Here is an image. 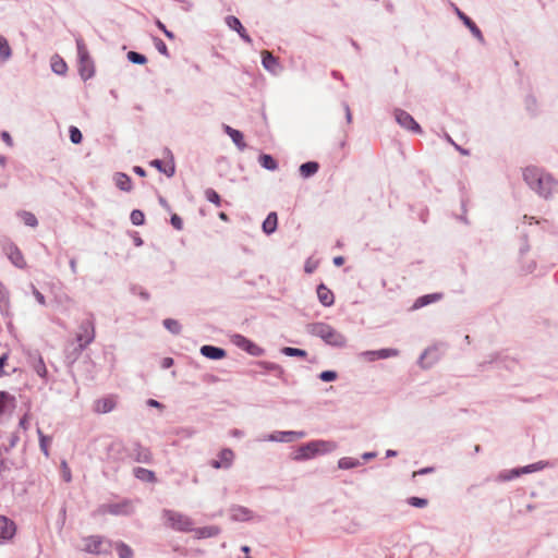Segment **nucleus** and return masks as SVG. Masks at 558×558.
I'll use <instances>...</instances> for the list:
<instances>
[{"label":"nucleus","instance_id":"nucleus-46","mask_svg":"<svg viewBox=\"0 0 558 558\" xmlns=\"http://www.w3.org/2000/svg\"><path fill=\"white\" fill-rule=\"evenodd\" d=\"M547 465V462L545 461H538L535 463H531L524 466H520V470L522 471V474H530L533 472L542 471Z\"/></svg>","mask_w":558,"mask_h":558},{"label":"nucleus","instance_id":"nucleus-56","mask_svg":"<svg viewBox=\"0 0 558 558\" xmlns=\"http://www.w3.org/2000/svg\"><path fill=\"white\" fill-rule=\"evenodd\" d=\"M155 25L157 26V28L159 31H161L163 33V35L169 39V40H174L175 39V34L168 29L167 26L165 25V23H162L159 19H155Z\"/></svg>","mask_w":558,"mask_h":558},{"label":"nucleus","instance_id":"nucleus-62","mask_svg":"<svg viewBox=\"0 0 558 558\" xmlns=\"http://www.w3.org/2000/svg\"><path fill=\"white\" fill-rule=\"evenodd\" d=\"M8 360H9V352H4L3 354L0 355V377L9 375L4 371V367L8 364Z\"/></svg>","mask_w":558,"mask_h":558},{"label":"nucleus","instance_id":"nucleus-54","mask_svg":"<svg viewBox=\"0 0 558 558\" xmlns=\"http://www.w3.org/2000/svg\"><path fill=\"white\" fill-rule=\"evenodd\" d=\"M407 502L414 508H424L428 505V500L426 498L417 496L409 497Z\"/></svg>","mask_w":558,"mask_h":558},{"label":"nucleus","instance_id":"nucleus-58","mask_svg":"<svg viewBox=\"0 0 558 558\" xmlns=\"http://www.w3.org/2000/svg\"><path fill=\"white\" fill-rule=\"evenodd\" d=\"M398 354H399V351L397 349L384 348V349H379L378 350L377 357H379V360H385V359H388V357L396 356Z\"/></svg>","mask_w":558,"mask_h":558},{"label":"nucleus","instance_id":"nucleus-41","mask_svg":"<svg viewBox=\"0 0 558 558\" xmlns=\"http://www.w3.org/2000/svg\"><path fill=\"white\" fill-rule=\"evenodd\" d=\"M163 327L172 335H180L182 330L181 324L174 318H166L162 320Z\"/></svg>","mask_w":558,"mask_h":558},{"label":"nucleus","instance_id":"nucleus-42","mask_svg":"<svg viewBox=\"0 0 558 558\" xmlns=\"http://www.w3.org/2000/svg\"><path fill=\"white\" fill-rule=\"evenodd\" d=\"M126 59L129 62L133 64L144 65L147 63L148 59L145 54L137 52V51H129L126 53Z\"/></svg>","mask_w":558,"mask_h":558},{"label":"nucleus","instance_id":"nucleus-63","mask_svg":"<svg viewBox=\"0 0 558 558\" xmlns=\"http://www.w3.org/2000/svg\"><path fill=\"white\" fill-rule=\"evenodd\" d=\"M377 354H378V350H369V351L362 352L361 356L368 362H374L376 360H379V357H377Z\"/></svg>","mask_w":558,"mask_h":558},{"label":"nucleus","instance_id":"nucleus-25","mask_svg":"<svg viewBox=\"0 0 558 558\" xmlns=\"http://www.w3.org/2000/svg\"><path fill=\"white\" fill-rule=\"evenodd\" d=\"M319 168V163L315 160L305 161L299 167V173L303 179H310L318 172Z\"/></svg>","mask_w":558,"mask_h":558},{"label":"nucleus","instance_id":"nucleus-5","mask_svg":"<svg viewBox=\"0 0 558 558\" xmlns=\"http://www.w3.org/2000/svg\"><path fill=\"white\" fill-rule=\"evenodd\" d=\"M83 542L84 550L92 555H108L113 548V542L101 535H89Z\"/></svg>","mask_w":558,"mask_h":558},{"label":"nucleus","instance_id":"nucleus-57","mask_svg":"<svg viewBox=\"0 0 558 558\" xmlns=\"http://www.w3.org/2000/svg\"><path fill=\"white\" fill-rule=\"evenodd\" d=\"M525 108L532 116L536 114L537 101L533 95H527L525 97Z\"/></svg>","mask_w":558,"mask_h":558},{"label":"nucleus","instance_id":"nucleus-55","mask_svg":"<svg viewBox=\"0 0 558 558\" xmlns=\"http://www.w3.org/2000/svg\"><path fill=\"white\" fill-rule=\"evenodd\" d=\"M256 366H259L263 368L262 372H259V374H266V373H271L274 372V368L276 366L277 363H274V362H269V361H263V360H259V361H255L253 362Z\"/></svg>","mask_w":558,"mask_h":558},{"label":"nucleus","instance_id":"nucleus-60","mask_svg":"<svg viewBox=\"0 0 558 558\" xmlns=\"http://www.w3.org/2000/svg\"><path fill=\"white\" fill-rule=\"evenodd\" d=\"M445 140L450 143L461 155L463 156H469L470 155V150L466 149V148H463L461 147L460 145H458L452 138L451 136L448 134V133H445L444 135Z\"/></svg>","mask_w":558,"mask_h":558},{"label":"nucleus","instance_id":"nucleus-61","mask_svg":"<svg viewBox=\"0 0 558 558\" xmlns=\"http://www.w3.org/2000/svg\"><path fill=\"white\" fill-rule=\"evenodd\" d=\"M170 223L178 231L183 229V219L178 214H171Z\"/></svg>","mask_w":558,"mask_h":558},{"label":"nucleus","instance_id":"nucleus-43","mask_svg":"<svg viewBox=\"0 0 558 558\" xmlns=\"http://www.w3.org/2000/svg\"><path fill=\"white\" fill-rule=\"evenodd\" d=\"M33 367H34V371L36 372V374L39 377H41V378H46L47 377L48 371H47L45 361H44V359H43V356L40 354H38L37 360L33 364Z\"/></svg>","mask_w":558,"mask_h":558},{"label":"nucleus","instance_id":"nucleus-16","mask_svg":"<svg viewBox=\"0 0 558 558\" xmlns=\"http://www.w3.org/2000/svg\"><path fill=\"white\" fill-rule=\"evenodd\" d=\"M135 462L149 464L153 460L148 448L143 447L138 441L133 444L132 451L129 454Z\"/></svg>","mask_w":558,"mask_h":558},{"label":"nucleus","instance_id":"nucleus-11","mask_svg":"<svg viewBox=\"0 0 558 558\" xmlns=\"http://www.w3.org/2000/svg\"><path fill=\"white\" fill-rule=\"evenodd\" d=\"M17 532L16 523L7 515L0 514V545L11 542Z\"/></svg>","mask_w":558,"mask_h":558},{"label":"nucleus","instance_id":"nucleus-14","mask_svg":"<svg viewBox=\"0 0 558 558\" xmlns=\"http://www.w3.org/2000/svg\"><path fill=\"white\" fill-rule=\"evenodd\" d=\"M234 460V452L230 448H223L219 451L217 459H213L209 464L211 468L219 470H228L232 466Z\"/></svg>","mask_w":558,"mask_h":558},{"label":"nucleus","instance_id":"nucleus-13","mask_svg":"<svg viewBox=\"0 0 558 558\" xmlns=\"http://www.w3.org/2000/svg\"><path fill=\"white\" fill-rule=\"evenodd\" d=\"M306 433L303 430H276L266 437L268 441L292 442L304 438Z\"/></svg>","mask_w":558,"mask_h":558},{"label":"nucleus","instance_id":"nucleus-35","mask_svg":"<svg viewBox=\"0 0 558 558\" xmlns=\"http://www.w3.org/2000/svg\"><path fill=\"white\" fill-rule=\"evenodd\" d=\"M280 352L289 357L306 359L308 355L306 350L293 347H282Z\"/></svg>","mask_w":558,"mask_h":558},{"label":"nucleus","instance_id":"nucleus-33","mask_svg":"<svg viewBox=\"0 0 558 558\" xmlns=\"http://www.w3.org/2000/svg\"><path fill=\"white\" fill-rule=\"evenodd\" d=\"M50 65L51 71L58 75H64L68 71L66 62L59 54L52 56Z\"/></svg>","mask_w":558,"mask_h":558},{"label":"nucleus","instance_id":"nucleus-34","mask_svg":"<svg viewBox=\"0 0 558 558\" xmlns=\"http://www.w3.org/2000/svg\"><path fill=\"white\" fill-rule=\"evenodd\" d=\"M113 548L118 553L119 558H134L133 549L123 541L113 542Z\"/></svg>","mask_w":558,"mask_h":558},{"label":"nucleus","instance_id":"nucleus-12","mask_svg":"<svg viewBox=\"0 0 558 558\" xmlns=\"http://www.w3.org/2000/svg\"><path fill=\"white\" fill-rule=\"evenodd\" d=\"M454 13L457 14L458 19L463 23V25L471 32V34L481 43L484 44L485 39L483 36L482 31L476 25V23L466 15L463 11H461L457 5L453 4Z\"/></svg>","mask_w":558,"mask_h":558},{"label":"nucleus","instance_id":"nucleus-50","mask_svg":"<svg viewBox=\"0 0 558 558\" xmlns=\"http://www.w3.org/2000/svg\"><path fill=\"white\" fill-rule=\"evenodd\" d=\"M230 138L240 150H243L246 147L244 134L240 130H236L234 133L230 134Z\"/></svg>","mask_w":558,"mask_h":558},{"label":"nucleus","instance_id":"nucleus-30","mask_svg":"<svg viewBox=\"0 0 558 558\" xmlns=\"http://www.w3.org/2000/svg\"><path fill=\"white\" fill-rule=\"evenodd\" d=\"M197 535V538H209L219 535L221 532L220 527L217 525H208L203 527H194V531Z\"/></svg>","mask_w":558,"mask_h":558},{"label":"nucleus","instance_id":"nucleus-64","mask_svg":"<svg viewBox=\"0 0 558 558\" xmlns=\"http://www.w3.org/2000/svg\"><path fill=\"white\" fill-rule=\"evenodd\" d=\"M163 174H166L168 178H171L175 173V165L173 160H170L168 165H165Z\"/></svg>","mask_w":558,"mask_h":558},{"label":"nucleus","instance_id":"nucleus-44","mask_svg":"<svg viewBox=\"0 0 558 558\" xmlns=\"http://www.w3.org/2000/svg\"><path fill=\"white\" fill-rule=\"evenodd\" d=\"M205 198L217 207H220L222 204L221 196L211 187L205 190Z\"/></svg>","mask_w":558,"mask_h":558},{"label":"nucleus","instance_id":"nucleus-29","mask_svg":"<svg viewBox=\"0 0 558 558\" xmlns=\"http://www.w3.org/2000/svg\"><path fill=\"white\" fill-rule=\"evenodd\" d=\"M87 347L77 342L76 345H72L71 348H68L65 350V360L69 364H73L77 361V359L80 357V355L82 354V352L86 349Z\"/></svg>","mask_w":558,"mask_h":558},{"label":"nucleus","instance_id":"nucleus-20","mask_svg":"<svg viewBox=\"0 0 558 558\" xmlns=\"http://www.w3.org/2000/svg\"><path fill=\"white\" fill-rule=\"evenodd\" d=\"M442 296H444V294L440 292H434V293L421 295L414 301V303L412 305V310H418V308L427 306L432 303L440 301L442 299Z\"/></svg>","mask_w":558,"mask_h":558},{"label":"nucleus","instance_id":"nucleus-18","mask_svg":"<svg viewBox=\"0 0 558 558\" xmlns=\"http://www.w3.org/2000/svg\"><path fill=\"white\" fill-rule=\"evenodd\" d=\"M316 293L318 301L320 304L325 307H330L335 303V294L333 292L327 288V286L324 282H320L316 287Z\"/></svg>","mask_w":558,"mask_h":558},{"label":"nucleus","instance_id":"nucleus-52","mask_svg":"<svg viewBox=\"0 0 558 558\" xmlns=\"http://www.w3.org/2000/svg\"><path fill=\"white\" fill-rule=\"evenodd\" d=\"M153 41H154L155 48L157 49V51L160 54H162V56H165L167 58L170 57L168 47H167V45L165 44V41L161 38L155 36V37H153Z\"/></svg>","mask_w":558,"mask_h":558},{"label":"nucleus","instance_id":"nucleus-47","mask_svg":"<svg viewBox=\"0 0 558 558\" xmlns=\"http://www.w3.org/2000/svg\"><path fill=\"white\" fill-rule=\"evenodd\" d=\"M436 352V349L435 348H427L426 350L423 351V353L420 355V360H418V363L420 365L423 367V368H429L436 361V359L429 361V362H425V360L432 354V353H435Z\"/></svg>","mask_w":558,"mask_h":558},{"label":"nucleus","instance_id":"nucleus-19","mask_svg":"<svg viewBox=\"0 0 558 558\" xmlns=\"http://www.w3.org/2000/svg\"><path fill=\"white\" fill-rule=\"evenodd\" d=\"M262 64L266 71L274 74L280 69L279 59L268 50L262 51Z\"/></svg>","mask_w":558,"mask_h":558},{"label":"nucleus","instance_id":"nucleus-38","mask_svg":"<svg viewBox=\"0 0 558 558\" xmlns=\"http://www.w3.org/2000/svg\"><path fill=\"white\" fill-rule=\"evenodd\" d=\"M17 216L21 218L23 223L27 227L36 228L38 226L37 217L31 211L20 210L17 213Z\"/></svg>","mask_w":558,"mask_h":558},{"label":"nucleus","instance_id":"nucleus-37","mask_svg":"<svg viewBox=\"0 0 558 558\" xmlns=\"http://www.w3.org/2000/svg\"><path fill=\"white\" fill-rule=\"evenodd\" d=\"M505 361H506L505 356H501L500 353L495 352V353L488 354L487 359L478 364V367L481 369H485L488 365H493V364L499 365V364L504 363Z\"/></svg>","mask_w":558,"mask_h":558},{"label":"nucleus","instance_id":"nucleus-10","mask_svg":"<svg viewBox=\"0 0 558 558\" xmlns=\"http://www.w3.org/2000/svg\"><path fill=\"white\" fill-rule=\"evenodd\" d=\"M2 250L5 253L9 260L17 268L24 269L26 267V262L24 259V256L21 252V250L17 247V245L10 241L5 240L2 244Z\"/></svg>","mask_w":558,"mask_h":558},{"label":"nucleus","instance_id":"nucleus-24","mask_svg":"<svg viewBox=\"0 0 558 558\" xmlns=\"http://www.w3.org/2000/svg\"><path fill=\"white\" fill-rule=\"evenodd\" d=\"M16 405V399L13 395L8 391L0 390V417Z\"/></svg>","mask_w":558,"mask_h":558},{"label":"nucleus","instance_id":"nucleus-59","mask_svg":"<svg viewBox=\"0 0 558 558\" xmlns=\"http://www.w3.org/2000/svg\"><path fill=\"white\" fill-rule=\"evenodd\" d=\"M277 378H279L284 385H288L289 384V380H288V376H287V373L284 371V368L279 365V364H276L275 368H274V372H271Z\"/></svg>","mask_w":558,"mask_h":558},{"label":"nucleus","instance_id":"nucleus-7","mask_svg":"<svg viewBox=\"0 0 558 558\" xmlns=\"http://www.w3.org/2000/svg\"><path fill=\"white\" fill-rule=\"evenodd\" d=\"M396 122L404 130L413 134H423V129L420 123L405 110L396 108L393 110Z\"/></svg>","mask_w":558,"mask_h":558},{"label":"nucleus","instance_id":"nucleus-51","mask_svg":"<svg viewBox=\"0 0 558 558\" xmlns=\"http://www.w3.org/2000/svg\"><path fill=\"white\" fill-rule=\"evenodd\" d=\"M69 137L70 141L75 145L81 144L83 142V134L81 130L74 125H71L69 128Z\"/></svg>","mask_w":558,"mask_h":558},{"label":"nucleus","instance_id":"nucleus-23","mask_svg":"<svg viewBox=\"0 0 558 558\" xmlns=\"http://www.w3.org/2000/svg\"><path fill=\"white\" fill-rule=\"evenodd\" d=\"M116 408V400L113 396H107L101 399L96 400L95 402V411L98 413H109Z\"/></svg>","mask_w":558,"mask_h":558},{"label":"nucleus","instance_id":"nucleus-17","mask_svg":"<svg viewBox=\"0 0 558 558\" xmlns=\"http://www.w3.org/2000/svg\"><path fill=\"white\" fill-rule=\"evenodd\" d=\"M199 352L204 357L213 361H219L227 356V351L223 348L213 344L202 345Z\"/></svg>","mask_w":558,"mask_h":558},{"label":"nucleus","instance_id":"nucleus-2","mask_svg":"<svg viewBox=\"0 0 558 558\" xmlns=\"http://www.w3.org/2000/svg\"><path fill=\"white\" fill-rule=\"evenodd\" d=\"M336 448V442L330 440H311L299 446L294 451L292 459L299 462L306 461L315 458L318 454L331 452Z\"/></svg>","mask_w":558,"mask_h":558},{"label":"nucleus","instance_id":"nucleus-27","mask_svg":"<svg viewBox=\"0 0 558 558\" xmlns=\"http://www.w3.org/2000/svg\"><path fill=\"white\" fill-rule=\"evenodd\" d=\"M133 474L137 480H140L144 483H156L157 482V476H156L155 472L151 470L142 468V466L134 468Z\"/></svg>","mask_w":558,"mask_h":558},{"label":"nucleus","instance_id":"nucleus-28","mask_svg":"<svg viewBox=\"0 0 558 558\" xmlns=\"http://www.w3.org/2000/svg\"><path fill=\"white\" fill-rule=\"evenodd\" d=\"M258 163L268 171H276L279 168L278 160L272 155L266 153L259 154Z\"/></svg>","mask_w":558,"mask_h":558},{"label":"nucleus","instance_id":"nucleus-53","mask_svg":"<svg viewBox=\"0 0 558 558\" xmlns=\"http://www.w3.org/2000/svg\"><path fill=\"white\" fill-rule=\"evenodd\" d=\"M318 378L324 383H331L338 379V373L332 369L323 371L318 374Z\"/></svg>","mask_w":558,"mask_h":558},{"label":"nucleus","instance_id":"nucleus-1","mask_svg":"<svg viewBox=\"0 0 558 558\" xmlns=\"http://www.w3.org/2000/svg\"><path fill=\"white\" fill-rule=\"evenodd\" d=\"M307 333L320 338L327 345L342 349L347 345L344 335L324 322L310 323L306 325Z\"/></svg>","mask_w":558,"mask_h":558},{"label":"nucleus","instance_id":"nucleus-45","mask_svg":"<svg viewBox=\"0 0 558 558\" xmlns=\"http://www.w3.org/2000/svg\"><path fill=\"white\" fill-rule=\"evenodd\" d=\"M38 439H39V447L41 452L48 457L49 456V445L51 442V437L48 435H45L40 429H38Z\"/></svg>","mask_w":558,"mask_h":558},{"label":"nucleus","instance_id":"nucleus-48","mask_svg":"<svg viewBox=\"0 0 558 558\" xmlns=\"http://www.w3.org/2000/svg\"><path fill=\"white\" fill-rule=\"evenodd\" d=\"M130 292L133 295H138L143 301H148L150 299L149 292L140 284H131Z\"/></svg>","mask_w":558,"mask_h":558},{"label":"nucleus","instance_id":"nucleus-49","mask_svg":"<svg viewBox=\"0 0 558 558\" xmlns=\"http://www.w3.org/2000/svg\"><path fill=\"white\" fill-rule=\"evenodd\" d=\"M130 220L134 226H143L145 223V214L141 209H133L130 214Z\"/></svg>","mask_w":558,"mask_h":558},{"label":"nucleus","instance_id":"nucleus-31","mask_svg":"<svg viewBox=\"0 0 558 558\" xmlns=\"http://www.w3.org/2000/svg\"><path fill=\"white\" fill-rule=\"evenodd\" d=\"M129 507H130V501L128 499H124L121 502L109 504L107 506V511L113 515L128 514Z\"/></svg>","mask_w":558,"mask_h":558},{"label":"nucleus","instance_id":"nucleus-22","mask_svg":"<svg viewBox=\"0 0 558 558\" xmlns=\"http://www.w3.org/2000/svg\"><path fill=\"white\" fill-rule=\"evenodd\" d=\"M278 229V215L276 211H270L262 223V230L266 235H271Z\"/></svg>","mask_w":558,"mask_h":558},{"label":"nucleus","instance_id":"nucleus-8","mask_svg":"<svg viewBox=\"0 0 558 558\" xmlns=\"http://www.w3.org/2000/svg\"><path fill=\"white\" fill-rule=\"evenodd\" d=\"M232 343L235 344L239 349L245 351L247 354L252 356H263L265 354V349L256 344L253 340L247 337L235 333L231 338Z\"/></svg>","mask_w":558,"mask_h":558},{"label":"nucleus","instance_id":"nucleus-6","mask_svg":"<svg viewBox=\"0 0 558 558\" xmlns=\"http://www.w3.org/2000/svg\"><path fill=\"white\" fill-rule=\"evenodd\" d=\"M531 190L536 192L541 197L549 198L554 193L558 192V181L549 173H544L537 177L536 182L531 186Z\"/></svg>","mask_w":558,"mask_h":558},{"label":"nucleus","instance_id":"nucleus-3","mask_svg":"<svg viewBox=\"0 0 558 558\" xmlns=\"http://www.w3.org/2000/svg\"><path fill=\"white\" fill-rule=\"evenodd\" d=\"M162 518L166 520V525L174 531L190 533L194 531V521L186 514L171 510L163 509Z\"/></svg>","mask_w":558,"mask_h":558},{"label":"nucleus","instance_id":"nucleus-39","mask_svg":"<svg viewBox=\"0 0 558 558\" xmlns=\"http://www.w3.org/2000/svg\"><path fill=\"white\" fill-rule=\"evenodd\" d=\"M362 465L361 461L351 457H343L338 460V468L340 470H351Z\"/></svg>","mask_w":558,"mask_h":558},{"label":"nucleus","instance_id":"nucleus-4","mask_svg":"<svg viewBox=\"0 0 558 558\" xmlns=\"http://www.w3.org/2000/svg\"><path fill=\"white\" fill-rule=\"evenodd\" d=\"M78 73L81 78L86 82L95 75V64L82 38H76Z\"/></svg>","mask_w":558,"mask_h":558},{"label":"nucleus","instance_id":"nucleus-32","mask_svg":"<svg viewBox=\"0 0 558 558\" xmlns=\"http://www.w3.org/2000/svg\"><path fill=\"white\" fill-rule=\"evenodd\" d=\"M542 174L543 171L539 168L530 166L523 170V180L529 186H531L534 182H536L537 177Z\"/></svg>","mask_w":558,"mask_h":558},{"label":"nucleus","instance_id":"nucleus-9","mask_svg":"<svg viewBox=\"0 0 558 558\" xmlns=\"http://www.w3.org/2000/svg\"><path fill=\"white\" fill-rule=\"evenodd\" d=\"M95 339V324L90 316L89 318L83 319L78 326L75 340L86 347L90 344Z\"/></svg>","mask_w":558,"mask_h":558},{"label":"nucleus","instance_id":"nucleus-40","mask_svg":"<svg viewBox=\"0 0 558 558\" xmlns=\"http://www.w3.org/2000/svg\"><path fill=\"white\" fill-rule=\"evenodd\" d=\"M0 57L2 61H8L12 57V49L8 39L0 35Z\"/></svg>","mask_w":558,"mask_h":558},{"label":"nucleus","instance_id":"nucleus-21","mask_svg":"<svg viewBox=\"0 0 558 558\" xmlns=\"http://www.w3.org/2000/svg\"><path fill=\"white\" fill-rule=\"evenodd\" d=\"M231 520L234 522H246L252 519V511L244 506H232Z\"/></svg>","mask_w":558,"mask_h":558},{"label":"nucleus","instance_id":"nucleus-26","mask_svg":"<svg viewBox=\"0 0 558 558\" xmlns=\"http://www.w3.org/2000/svg\"><path fill=\"white\" fill-rule=\"evenodd\" d=\"M116 186L123 192L132 191V179L124 172H116L113 175Z\"/></svg>","mask_w":558,"mask_h":558},{"label":"nucleus","instance_id":"nucleus-15","mask_svg":"<svg viewBox=\"0 0 558 558\" xmlns=\"http://www.w3.org/2000/svg\"><path fill=\"white\" fill-rule=\"evenodd\" d=\"M226 25L231 29L238 33L240 38L246 43L252 44L253 39L247 33L246 28L243 26L242 22L234 15H228L225 17Z\"/></svg>","mask_w":558,"mask_h":558},{"label":"nucleus","instance_id":"nucleus-36","mask_svg":"<svg viewBox=\"0 0 558 558\" xmlns=\"http://www.w3.org/2000/svg\"><path fill=\"white\" fill-rule=\"evenodd\" d=\"M521 475H523V474H522V471L520 470V466L513 468L511 470H504V471L499 472L498 481L508 482V481L515 480V478L520 477Z\"/></svg>","mask_w":558,"mask_h":558}]
</instances>
